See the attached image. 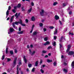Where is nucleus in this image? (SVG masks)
Listing matches in <instances>:
<instances>
[{"label": "nucleus", "mask_w": 74, "mask_h": 74, "mask_svg": "<svg viewBox=\"0 0 74 74\" xmlns=\"http://www.w3.org/2000/svg\"><path fill=\"white\" fill-rule=\"evenodd\" d=\"M16 8H17V7H16V6H14V10H16Z\"/></svg>", "instance_id": "obj_56"}, {"label": "nucleus", "mask_w": 74, "mask_h": 74, "mask_svg": "<svg viewBox=\"0 0 74 74\" xmlns=\"http://www.w3.org/2000/svg\"><path fill=\"white\" fill-rule=\"evenodd\" d=\"M6 16H8L9 15V11L8 10H7L6 13Z\"/></svg>", "instance_id": "obj_21"}, {"label": "nucleus", "mask_w": 74, "mask_h": 74, "mask_svg": "<svg viewBox=\"0 0 74 74\" xmlns=\"http://www.w3.org/2000/svg\"><path fill=\"white\" fill-rule=\"evenodd\" d=\"M32 8H31L28 10V11L29 13H30V12H31V11H32Z\"/></svg>", "instance_id": "obj_25"}, {"label": "nucleus", "mask_w": 74, "mask_h": 74, "mask_svg": "<svg viewBox=\"0 0 74 74\" xmlns=\"http://www.w3.org/2000/svg\"><path fill=\"white\" fill-rule=\"evenodd\" d=\"M26 71L27 72H29V69L28 68H27L26 69Z\"/></svg>", "instance_id": "obj_58"}, {"label": "nucleus", "mask_w": 74, "mask_h": 74, "mask_svg": "<svg viewBox=\"0 0 74 74\" xmlns=\"http://www.w3.org/2000/svg\"><path fill=\"white\" fill-rule=\"evenodd\" d=\"M49 28L50 29H53V28H54V27H53V26H50L49 27Z\"/></svg>", "instance_id": "obj_35"}, {"label": "nucleus", "mask_w": 74, "mask_h": 74, "mask_svg": "<svg viewBox=\"0 0 74 74\" xmlns=\"http://www.w3.org/2000/svg\"><path fill=\"white\" fill-rule=\"evenodd\" d=\"M5 56V55H3V56H2V58L1 59L2 60H3V59H4V57Z\"/></svg>", "instance_id": "obj_27"}, {"label": "nucleus", "mask_w": 74, "mask_h": 74, "mask_svg": "<svg viewBox=\"0 0 74 74\" xmlns=\"http://www.w3.org/2000/svg\"><path fill=\"white\" fill-rule=\"evenodd\" d=\"M67 48L68 49H70V48H71V45H68Z\"/></svg>", "instance_id": "obj_26"}, {"label": "nucleus", "mask_w": 74, "mask_h": 74, "mask_svg": "<svg viewBox=\"0 0 74 74\" xmlns=\"http://www.w3.org/2000/svg\"><path fill=\"white\" fill-rule=\"evenodd\" d=\"M38 61H36V62H35V66H38Z\"/></svg>", "instance_id": "obj_19"}, {"label": "nucleus", "mask_w": 74, "mask_h": 74, "mask_svg": "<svg viewBox=\"0 0 74 74\" xmlns=\"http://www.w3.org/2000/svg\"><path fill=\"white\" fill-rule=\"evenodd\" d=\"M11 6H9L8 7V10H11Z\"/></svg>", "instance_id": "obj_45"}, {"label": "nucleus", "mask_w": 74, "mask_h": 74, "mask_svg": "<svg viewBox=\"0 0 74 74\" xmlns=\"http://www.w3.org/2000/svg\"><path fill=\"white\" fill-rule=\"evenodd\" d=\"M22 5H21V4L20 3H19L17 5V7L18 8H20L21 7Z\"/></svg>", "instance_id": "obj_16"}, {"label": "nucleus", "mask_w": 74, "mask_h": 74, "mask_svg": "<svg viewBox=\"0 0 74 74\" xmlns=\"http://www.w3.org/2000/svg\"><path fill=\"white\" fill-rule=\"evenodd\" d=\"M69 49L67 48L66 50V52L67 53L69 52Z\"/></svg>", "instance_id": "obj_54"}, {"label": "nucleus", "mask_w": 74, "mask_h": 74, "mask_svg": "<svg viewBox=\"0 0 74 74\" xmlns=\"http://www.w3.org/2000/svg\"><path fill=\"white\" fill-rule=\"evenodd\" d=\"M42 60H41L40 62V64H42Z\"/></svg>", "instance_id": "obj_57"}, {"label": "nucleus", "mask_w": 74, "mask_h": 74, "mask_svg": "<svg viewBox=\"0 0 74 74\" xmlns=\"http://www.w3.org/2000/svg\"><path fill=\"white\" fill-rule=\"evenodd\" d=\"M50 48H52V47L50 46L48 47L47 48L48 49H50Z\"/></svg>", "instance_id": "obj_48"}, {"label": "nucleus", "mask_w": 74, "mask_h": 74, "mask_svg": "<svg viewBox=\"0 0 74 74\" xmlns=\"http://www.w3.org/2000/svg\"><path fill=\"white\" fill-rule=\"evenodd\" d=\"M50 44V42L49 41H47L45 43H44V45L46 46L47 45H49Z\"/></svg>", "instance_id": "obj_7"}, {"label": "nucleus", "mask_w": 74, "mask_h": 74, "mask_svg": "<svg viewBox=\"0 0 74 74\" xmlns=\"http://www.w3.org/2000/svg\"><path fill=\"white\" fill-rule=\"evenodd\" d=\"M44 40H45V41H47L48 40V39L46 37V38H45Z\"/></svg>", "instance_id": "obj_47"}, {"label": "nucleus", "mask_w": 74, "mask_h": 74, "mask_svg": "<svg viewBox=\"0 0 74 74\" xmlns=\"http://www.w3.org/2000/svg\"><path fill=\"white\" fill-rule=\"evenodd\" d=\"M63 7H64L66 6V3H63Z\"/></svg>", "instance_id": "obj_37"}, {"label": "nucleus", "mask_w": 74, "mask_h": 74, "mask_svg": "<svg viewBox=\"0 0 74 74\" xmlns=\"http://www.w3.org/2000/svg\"><path fill=\"white\" fill-rule=\"evenodd\" d=\"M34 70H35V68H34L32 70V72H34Z\"/></svg>", "instance_id": "obj_46"}, {"label": "nucleus", "mask_w": 74, "mask_h": 74, "mask_svg": "<svg viewBox=\"0 0 74 74\" xmlns=\"http://www.w3.org/2000/svg\"><path fill=\"white\" fill-rule=\"evenodd\" d=\"M33 36H36L37 34V32L36 31H34L32 33Z\"/></svg>", "instance_id": "obj_10"}, {"label": "nucleus", "mask_w": 74, "mask_h": 74, "mask_svg": "<svg viewBox=\"0 0 74 74\" xmlns=\"http://www.w3.org/2000/svg\"><path fill=\"white\" fill-rule=\"evenodd\" d=\"M43 30L45 32H46V31L47 30V29H46V28H44L43 29Z\"/></svg>", "instance_id": "obj_60"}, {"label": "nucleus", "mask_w": 74, "mask_h": 74, "mask_svg": "<svg viewBox=\"0 0 74 74\" xmlns=\"http://www.w3.org/2000/svg\"><path fill=\"white\" fill-rule=\"evenodd\" d=\"M18 64L19 65H21V64H22V62H21V60H20L19 61V63H18Z\"/></svg>", "instance_id": "obj_49"}, {"label": "nucleus", "mask_w": 74, "mask_h": 74, "mask_svg": "<svg viewBox=\"0 0 74 74\" xmlns=\"http://www.w3.org/2000/svg\"><path fill=\"white\" fill-rule=\"evenodd\" d=\"M56 4H58V2H56L54 3H53V5H56Z\"/></svg>", "instance_id": "obj_32"}, {"label": "nucleus", "mask_w": 74, "mask_h": 74, "mask_svg": "<svg viewBox=\"0 0 74 74\" xmlns=\"http://www.w3.org/2000/svg\"><path fill=\"white\" fill-rule=\"evenodd\" d=\"M14 17V16H13L10 19V23H11L12 22V21H13V19Z\"/></svg>", "instance_id": "obj_14"}, {"label": "nucleus", "mask_w": 74, "mask_h": 74, "mask_svg": "<svg viewBox=\"0 0 74 74\" xmlns=\"http://www.w3.org/2000/svg\"><path fill=\"white\" fill-rule=\"evenodd\" d=\"M20 25H21V26H23V27L26 26V25L25 24L22 23V20L21 21V22H20Z\"/></svg>", "instance_id": "obj_6"}, {"label": "nucleus", "mask_w": 74, "mask_h": 74, "mask_svg": "<svg viewBox=\"0 0 74 74\" xmlns=\"http://www.w3.org/2000/svg\"><path fill=\"white\" fill-rule=\"evenodd\" d=\"M47 62H48V63H50L51 62H52V60H50L49 59H47Z\"/></svg>", "instance_id": "obj_17"}, {"label": "nucleus", "mask_w": 74, "mask_h": 74, "mask_svg": "<svg viewBox=\"0 0 74 74\" xmlns=\"http://www.w3.org/2000/svg\"><path fill=\"white\" fill-rule=\"evenodd\" d=\"M59 45H60V49H61L62 48V45L61 44V43H60L59 44Z\"/></svg>", "instance_id": "obj_30"}, {"label": "nucleus", "mask_w": 74, "mask_h": 74, "mask_svg": "<svg viewBox=\"0 0 74 74\" xmlns=\"http://www.w3.org/2000/svg\"><path fill=\"white\" fill-rule=\"evenodd\" d=\"M71 65L72 68H74V61L72 62Z\"/></svg>", "instance_id": "obj_13"}, {"label": "nucleus", "mask_w": 74, "mask_h": 74, "mask_svg": "<svg viewBox=\"0 0 74 74\" xmlns=\"http://www.w3.org/2000/svg\"><path fill=\"white\" fill-rule=\"evenodd\" d=\"M16 10H15L14 9H13L12 10L13 12H14V13H15L16 12Z\"/></svg>", "instance_id": "obj_42"}, {"label": "nucleus", "mask_w": 74, "mask_h": 74, "mask_svg": "<svg viewBox=\"0 0 74 74\" xmlns=\"http://www.w3.org/2000/svg\"><path fill=\"white\" fill-rule=\"evenodd\" d=\"M59 21L60 23V25H62V22H61V21L60 20H59Z\"/></svg>", "instance_id": "obj_55"}, {"label": "nucleus", "mask_w": 74, "mask_h": 74, "mask_svg": "<svg viewBox=\"0 0 74 74\" xmlns=\"http://www.w3.org/2000/svg\"><path fill=\"white\" fill-rule=\"evenodd\" d=\"M63 71H64V72H65L66 73H67V70L65 69H64Z\"/></svg>", "instance_id": "obj_22"}, {"label": "nucleus", "mask_w": 74, "mask_h": 74, "mask_svg": "<svg viewBox=\"0 0 74 74\" xmlns=\"http://www.w3.org/2000/svg\"><path fill=\"white\" fill-rule=\"evenodd\" d=\"M44 10L42 9L41 10V12H40V14L41 16H44Z\"/></svg>", "instance_id": "obj_2"}, {"label": "nucleus", "mask_w": 74, "mask_h": 74, "mask_svg": "<svg viewBox=\"0 0 74 74\" xmlns=\"http://www.w3.org/2000/svg\"><path fill=\"white\" fill-rule=\"evenodd\" d=\"M25 22L26 23H28L29 22V20L27 19H26L25 20Z\"/></svg>", "instance_id": "obj_50"}, {"label": "nucleus", "mask_w": 74, "mask_h": 74, "mask_svg": "<svg viewBox=\"0 0 74 74\" xmlns=\"http://www.w3.org/2000/svg\"><path fill=\"white\" fill-rule=\"evenodd\" d=\"M16 60H17V58H15L13 62L14 65H16Z\"/></svg>", "instance_id": "obj_3"}, {"label": "nucleus", "mask_w": 74, "mask_h": 74, "mask_svg": "<svg viewBox=\"0 0 74 74\" xmlns=\"http://www.w3.org/2000/svg\"><path fill=\"white\" fill-rule=\"evenodd\" d=\"M32 66V65L31 64H28V67H31Z\"/></svg>", "instance_id": "obj_28"}, {"label": "nucleus", "mask_w": 74, "mask_h": 74, "mask_svg": "<svg viewBox=\"0 0 74 74\" xmlns=\"http://www.w3.org/2000/svg\"><path fill=\"white\" fill-rule=\"evenodd\" d=\"M69 35H71V36H73L74 35V34H73V33H71V32H69Z\"/></svg>", "instance_id": "obj_29"}, {"label": "nucleus", "mask_w": 74, "mask_h": 74, "mask_svg": "<svg viewBox=\"0 0 74 74\" xmlns=\"http://www.w3.org/2000/svg\"><path fill=\"white\" fill-rule=\"evenodd\" d=\"M17 70L16 74H19V67H17Z\"/></svg>", "instance_id": "obj_18"}, {"label": "nucleus", "mask_w": 74, "mask_h": 74, "mask_svg": "<svg viewBox=\"0 0 74 74\" xmlns=\"http://www.w3.org/2000/svg\"><path fill=\"white\" fill-rule=\"evenodd\" d=\"M18 16V13H16L15 14V16Z\"/></svg>", "instance_id": "obj_61"}, {"label": "nucleus", "mask_w": 74, "mask_h": 74, "mask_svg": "<svg viewBox=\"0 0 74 74\" xmlns=\"http://www.w3.org/2000/svg\"><path fill=\"white\" fill-rule=\"evenodd\" d=\"M35 53H36V51H33V52L31 54V56H33V55H34Z\"/></svg>", "instance_id": "obj_24"}, {"label": "nucleus", "mask_w": 74, "mask_h": 74, "mask_svg": "<svg viewBox=\"0 0 74 74\" xmlns=\"http://www.w3.org/2000/svg\"><path fill=\"white\" fill-rule=\"evenodd\" d=\"M7 60L8 62H10V61H11V59L9 58H7Z\"/></svg>", "instance_id": "obj_43"}, {"label": "nucleus", "mask_w": 74, "mask_h": 74, "mask_svg": "<svg viewBox=\"0 0 74 74\" xmlns=\"http://www.w3.org/2000/svg\"><path fill=\"white\" fill-rule=\"evenodd\" d=\"M45 57L46 58H48V55H46L45 56Z\"/></svg>", "instance_id": "obj_59"}, {"label": "nucleus", "mask_w": 74, "mask_h": 74, "mask_svg": "<svg viewBox=\"0 0 74 74\" xmlns=\"http://www.w3.org/2000/svg\"><path fill=\"white\" fill-rule=\"evenodd\" d=\"M40 71L41 72V73H42L43 74V73H44V71L43 70H42V69H41L40 70Z\"/></svg>", "instance_id": "obj_31"}, {"label": "nucleus", "mask_w": 74, "mask_h": 74, "mask_svg": "<svg viewBox=\"0 0 74 74\" xmlns=\"http://www.w3.org/2000/svg\"><path fill=\"white\" fill-rule=\"evenodd\" d=\"M52 45L53 46H55L56 45V42H54Z\"/></svg>", "instance_id": "obj_40"}, {"label": "nucleus", "mask_w": 74, "mask_h": 74, "mask_svg": "<svg viewBox=\"0 0 74 74\" xmlns=\"http://www.w3.org/2000/svg\"><path fill=\"white\" fill-rule=\"evenodd\" d=\"M31 48H33V45H31L30 46Z\"/></svg>", "instance_id": "obj_62"}, {"label": "nucleus", "mask_w": 74, "mask_h": 74, "mask_svg": "<svg viewBox=\"0 0 74 74\" xmlns=\"http://www.w3.org/2000/svg\"><path fill=\"white\" fill-rule=\"evenodd\" d=\"M34 3H33V2H32L31 3V5H32V6H34Z\"/></svg>", "instance_id": "obj_44"}, {"label": "nucleus", "mask_w": 74, "mask_h": 74, "mask_svg": "<svg viewBox=\"0 0 74 74\" xmlns=\"http://www.w3.org/2000/svg\"><path fill=\"white\" fill-rule=\"evenodd\" d=\"M18 30L19 32H21V27L19 28Z\"/></svg>", "instance_id": "obj_52"}, {"label": "nucleus", "mask_w": 74, "mask_h": 74, "mask_svg": "<svg viewBox=\"0 0 74 74\" xmlns=\"http://www.w3.org/2000/svg\"><path fill=\"white\" fill-rule=\"evenodd\" d=\"M23 60L24 61V62L25 63H26V64L27 63V60L25 56H24L23 57Z\"/></svg>", "instance_id": "obj_5"}, {"label": "nucleus", "mask_w": 74, "mask_h": 74, "mask_svg": "<svg viewBox=\"0 0 74 74\" xmlns=\"http://www.w3.org/2000/svg\"><path fill=\"white\" fill-rule=\"evenodd\" d=\"M58 33V30L57 29H56L55 31V32L54 33V34H56Z\"/></svg>", "instance_id": "obj_23"}, {"label": "nucleus", "mask_w": 74, "mask_h": 74, "mask_svg": "<svg viewBox=\"0 0 74 74\" xmlns=\"http://www.w3.org/2000/svg\"><path fill=\"white\" fill-rule=\"evenodd\" d=\"M63 36H62L61 39L60 40V42H61L62 41V39H63Z\"/></svg>", "instance_id": "obj_20"}, {"label": "nucleus", "mask_w": 74, "mask_h": 74, "mask_svg": "<svg viewBox=\"0 0 74 74\" xmlns=\"http://www.w3.org/2000/svg\"><path fill=\"white\" fill-rule=\"evenodd\" d=\"M23 31H20L18 32V34H23Z\"/></svg>", "instance_id": "obj_15"}, {"label": "nucleus", "mask_w": 74, "mask_h": 74, "mask_svg": "<svg viewBox=\"0 0 74 74\" xmlns=\"http://www.w3.org/2000/svg\"><path fill=\"white\" fill-rule=\"evenodd\" d=\"M39 25L40 27H41L43 26V24L42 23H40L39 24Z\"/></svg>", "instance_id": "obj_39"}, {"label": "nucleus", "mask_w": 74, "mask_h": 74, "mask_svg": "<svg viewBox=\"0 0 74 74\" xmlns=\"http://www.w3.org/2000/svg\"><path fill=\"white\" fill-rule=\"evenodd\" d=\"M10 32H14V31H15V30H14V28H10Z\"/></svg>", "instance_id": "obj_9"}, {"label": "nucleus", "mask_w": 74, "mask_h": 74, "mask_svg": "<svg viewBox=\"0 0 74 74\" xmlns=\"http://www.w3.org/2000/svg\"><path fill=\"white\" fill-rule=\"evenodd\" d=\"M67 64L66 62H64V66H66Z\"/></svg>", "instance_id": "obj_53"}, {"label": "nucleus", "mask_w": 74, "mask_h": 74, "mask_svg": "<svg viewBox=\"0 0 74 74\" xmlns=\"http://www.w3.org/2000/svg\"><path fill=\"white\" fill-rule=\"evenodd\" d=\"M10 18V17H8V18L7 19V21H8V20H9Z\"/></svg>", "instance_id": "obj_64"}, {"label": "nucleus", "mask_w": 74, "mask_h": 74, "mask_svg": "<svg viewBox=\"0 0 74 74\" xmlns=\"http://www.w3.org/2000/svg\"><path fill=\"white\" fill-rule=\"evenodd\" d=\"M31 20L32 21H35V20H36V19L35 18V17L34 16H33L31 18Z\"/></svg>", "instance_id": "obj_12"}, {"label": "nucleus", "mask_w": 74, "mask_h": 74, "mask_svg": "<svg viewBox=\"0 0 74 74\" xmlns=\"http://www.w3.org/2000/svg\"><path fill=\"white\" fill-rule=\"evenodd\" d=\"M21 19H20V21H16L15 22H13L12 24L13 25V27L14 28H15V27L16 26H15V25H18L19 23L21 24Z\"/></svg>", "instance_id": "obj_1"}, {"label": "nucleus", "mask_w": 74, "mask_h": 74, "mask_svg": "<svg viewBox=\"0 0 74 74\" xmlns=\"http://www.w3.org/2000/svg\"><path fill=\"white\" fill-rule=\"evenodd\" d=\"M29 53L31 55V54H32V51L31 50V49H30L29 50Z\"/></svg>", "instance_id": "obj_38"}, {"label": "nucleus", "mask_w": 74, "mask_h": 74, "mask_svg": "<svg viewBox=\"0 0 74 74\" xmlns=\"http://www.w3.org/2000/svg\"><path fill=\"white\" fill-rule=\"evenodd\" d=\"M57 38V37L56 36H54V40H56V39Z\"/></svg>", "instance_id": "obj_41"}, {"label": "nucleus", "mask_w": 74, "mask_h": 74, "mask_svg": "<svg viewBox=\"0 0 74 74\" xmlns=\"http://www.w3.org/2000/svg\"><path fill=\"white\" fill-rule=\"evenodd\" d=\"M22 11H25V9H23V7H22Z\"/></svg>", "instance_id": "obj_51"}, {"label": "nucleus", "mask_w": 74, "mask_h": 74, "mask_svg": "<svg viewBox=\"0 0 74 74\" xmlns=\"http://www.w3.org/2000/svg\"><path fill=\"white\" fill-rule=\"evenodd\" d=\"M74 54V52L73 51H69L68 53V55H72Z\"/></svg>", "instance_id": "obj_4"}, {"label": "nucleus", "mask_w": 74, "mask_h": 74, "mask_svg": "<svg viewBox=\"0 0 74 74\" xmlns=\"http://www.w3.org/2000/svg\"><path fill=\"white\" fill-rule=\"evenodd\" d=\"M53 64L54 66H56V62H54Z\"/></svg>", "instance_id": "obj_34"}, {"label": "nucleus", "mask_w": 74, "mask_h": 74, "mask_svg": "<svg viewBox=\"0 0 74 74\" xmlns=\"http://www.w3.org/2000/svg\"><path fill=\"white\" fill-rule=\"evenodd\" d=\"M27 48H30V47L29 46V45H28L27 46Z\"/></svg>", "instance_id": "obj_63"}, {"label": "nucleus", "mask_w": 74, "mask_h": 74, "mask_svg": "<svg viewBox=\"0 0 74 74\" xmlns=\"http://www.w3.org/2000/svg\"><path fill=\"white\" fill-rule=\"evenodd\" d=\"M42 53H47V51L45 50H43L42 51Z\"/></svg>", "instance_id": "obj_33"}, {"label": "nucleus", "mask_w": 74, "mask_h": 74, "mask_svg": "<svg viewBox=\"0 0 74 74\" xmlns=\"http://www.w3.org/2000/svg\"><path fill=\"white\" fill-rule=\"evenodd\" d=\"M55 18L56 20H58L59 19V17L57 15H56L55 16Z\"/></svg>", "instance_id": "obj_11"}, {"label": "nucleus", "mask_w": 74, "mask_h": 74, "mask_svg": "<svg viewBox=\"0 0 74 74\" xmlns=\"http://www.w3.org/2000/svg\"><path fill=\"white\" fill-rule=\"evenodd\" d=\"M10 53L11 55H13L14 54V52H13L12 51H10Z\"/></svg>", "instance_id": "obj_36"}, {"label": "nucleus", "mask_w": 74, "mask_h": 74, "mask_svg": "<svg viewBox=\"0 0 74 74\" xmlns=\"http://www.w3.org/2000/svg\"><path fill=\"white\" fill-rule=\"evenodd\" d=\"M34 25H33L32 27L31 30L30 32V33H32V32H33V29H34Z\"/></svg>", "instance_id": "obj_8"}]
</instances>
